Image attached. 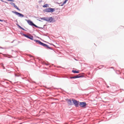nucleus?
<instances>
[{
    "mask_svg": "<svg viewBox=\"0 0 124 124\" xmlns=\"http://www.w3.org/2000/svg\"><path fill=\"white\" fill-rule=\"evenodd\" d=\"M15 75L16 76V77H19L20 76V75L19 74H15Z\"/></svg>",
    "mask_w": 124,
    "mask_h": 124,
    "instance_id": "obj_20",
    "label": "nucleus"
},
{
    "mask_svg": "<svg viewBox=\"0 0 124 124\" xmlns=\"http://www.w3.org/2000/svg\"><path fill=\"white\" fill-rule=\"evenodd\" d=\"M114 67H111V68H113Z\"/></svg>",
    "mask_w": 124,
    "mask_h": 124,
    "instance_id": "obj_30",
    "label": "nucleus"
},
{
    "mask_svg": "<svg viewBox=\"0 0 124 124\" xmlns=\"http://www.w3.org/2000/svg\"><path fill=\"white\" fill-rule=\"evenodd\" d=\"M66 101H67V103L70 105H73V103L72 102L71 100L70 99H67L66 100Z\"/></svg>",
    "mask_w": 124,
    "mask_h": 124,
    "instance_id": "obj_11",
    "label": "nucleus"
},
{
    "mask_svg": "<svg viewBox=\"0 0 124 124\" xmlns=\"http://www.w3.org/2000/svg\"><path fill=\"white\" fill-rule=\"evenodd\" d=\"M15 8H16L19 11L20 10V9L18 8L16 5L14 7Z\"/></svg>",
    "mask_w": 124,
    "mask_h": 124,
    "instance_id": "obj_19",
    "label": "nucleus"
},
{
    "mask_svg": "<svg viewBox=\"0 0 124 124\" xmlns=\"http://www.w3.org/2000/svg\"><path fill=\"white\" fill-rule=\"evenodd\" d=\"M9 1H11L12 2H14V0H9Z\"/></svg>",
    "mask_w": 124,
    "mask_h": 124,
    "instance_id": "obj_24",
    "label": "nucleus"
},
{
    "mask_svg": "<svg viewBox=\"0 0 124 124\" xmlns=\"http://www.w3.org/2000/svg\"><path fill=\"white\" fill-rule=\"evenodd\" d=\"M3 20H1L0 19V21L3 22Z\"/></svg>",
    "mask_w": 124,
    "mask_h": 124,
    "instance_id": "obj_25",
    "label": "nucleus"
},
{
    "mask_svg": "<svg viewBox=\"0 0 124 124\" xmlns=\"http://www.w3.org/2000/svg\"><path fill=\"white\" fill-rule=\"evenodd\" d=\"M16 25L20 29L25 31H26L25 30L24 28L21 27L18 24H16Z\"/></svg>",
    "mask_w": 124,
    "mask_h": 124,
    "instance_id": "obj_13",
    "label": "nucleus"
},
{
    "mask_svg": "<svg viewBox=\"0 0 124 124\" xmlns=\"http://www.w3.org/2000/svg\"><path fill=\"white\" fill-rule=\"evenodd\" d=\"M107 87H109V86H108Z\"/></svg>",
    "mask_w": 124,
    "mask_h": 124,
    "instance_id": "obj_32",
    "label": "nucleus"
},
{
    "mask_svg": "<svg viewBox=\"0 0 124 124\" xmlns=\"http://www.w3.org/2000/svg\"><path fill=\"white\" fill-rule=\"evenodd\" d=\"M47 5H48L47 4H46L44 5L43 7H44V8L46 7H47Z\"/></svg>",
    "mask_w": 124,
    "mask_h": 124,
    "instance_id": "obj_21",
    "label": "nucleus"
},
{
    "mask_svg": "<svg viewBox=\"0 0 124 124\" xmlns=\"http://www.w3.org/2000/svg\"><path fill=\"white\" fill-rule=\"evenodd\" d=\"M45 48H46L48 49H50L51 50H53V49L51 47H49L48 45H47V44H46V46Z\"/></svg>",
    "mask_w": 124,
    "mask_h": 124,
    "instance_id": "obj_15",
    "label": "nucleus"
},
{
    "mask_svg": "<svg viewBox=\"0 0 124 124\" xmlns=\"http://www.w3.org/2000/svg\"><path fill=\"white\" fill-rule=\"evenodd\" d=\"M46 65H48V64H46Z\"/></svg>",
    "mask_w": 124,
    "mask_h": 124,
    "instance_id": "obj_31",
    "label": "nucleus"
},
{
    "mask_svg": "<svg viewBox=\"0 0 124 124\" xmlns=\"http://www.w3.org/2000/svg\"><path fill=\"white\" fill-rule=\"evenodd\" d=\"M72 101L75 106L77 107H78V105H79L80 102L73 99H72Z\"/></svg>",
    "mask_w": 124,
    "mask_h": 124,
    "instance_id": "obj_4",
    "label": "nucleus"
},
{
    "mask_svg": "<svg viewBox=\"0 0 124 124\" xmlns=\"http://www.w3.org/2000/svg\"><path fill=\"white\" fill-rule=\"evenodd\" d=\"M2 66H3V69H5V67L4 66H3V63H2Z\"/></svg>",
    "mask_w": 124,
    "mask_h": 124,
    "instance_id": "obj_22",
    "label": "nucleus"
},
{
    "mask_svg": "<svg viewBox=\"0 0 124 124\" xmlns=\"http://www.w3.org/2000/svg\"><path fill=\"white\" fill-rule=\"evenodd\" d=\"M12 12L15 14L16 15H17L18 17H23L24 15L21 13L17 12L16 11H12Z\"/></svg>",
    "mask_w": 124,
    "mask_h": 124,
    "instance_id": "obj_6",
    "label": "nucleus"
},
{
    "mask_svg": "<svg viewBox=\"0 0 124 124\" xmlns=\"http://www.w3.org/2000/svg\"><path fill=\"white\" fill-rule=\"evenodd\" d=\"M25 20L27 21V22L31 26H34L35 27L38 28H39V29H42L43 28L42 27H39L37 26L35 24H34L31 21L29 20H27L26 19H25Z\"/></svg>",
    "mask_w": 124,
    "mask_h": 124,
    "instance_id": "obj_2",
    "label": "nucleus"
},
{
    "mask_svg": "<svg viewBox=\"0 0 124 124\" xmlns=\"http://www.w3.org/2000/svg\"><path fill=\"white\" fill-rule=\"evenodd\" d=\"M34 40L37 43H38L43 46L44 45V43L42 42L39 40L35 39Z\"/></svg>",
    "mask_w": 124,
    "mask_h": 124,
    "instance_id": "obj_10",
    "label": "nucleus"
},
{
    "mask_svg": "<svg viewBox=\"0 0 124 124\" xmlns=\"http://www.w3.org/2000/svg\"><path fill=\"white\" fill-rule=\"evenodd\" d=\"M23 35L24 37L30 39L31 40H33V36L30 34L29 35H28L26 34L23 33Z\"/></svg>",
    "mask_w": 124,
    "mask_h": 124,
    "instance_id": "obj_5",
    "label": "nucleus"
},
{
    "mask_svg": "<svg viewBox=\"0 0 124 124\" xmlns=\"http://www.w3.org/2000/svg\"><path fill=\"white\" fill-rule=\"evenodd\" d=\"M72 72L74 73H79V72L78 71H76L74 70H72Z\"/></svg>",
    "mask_w": 124,
    "mask_h": 124,
    "instance_id": "obj_16",
    "label": "nucleus"
},
{
    "mask_svg": "<svg viewBox=\"0 0 124 124\" xmlns=\"http://www.w3.org/2000/svg\"><path fill=\"white\" fill-rule=\"evenodd\" d=\"M68 0H65V1H64L63 3L62 2L61 3H59V5L61 6H63L64 4H65L66 2Z\"/></svg>",
    "mask_w": 124,
    "mask_h": 124,
    "instance_id": "obj_12",
    "label": "nucleus"
},
{
    "mask_svg": "<svg viewBox=\"0 0 124 124\" xmlns=\"http://www.w3.org/2000/svg\"><path fill=\"white\" fill-rule=\"evenodd\" d=\"M46 44H44V45L43 46H44V47H45L46 46Z\"/></svg>",
    "mask_w": 124,
    "mask_h": 124,
    "instance_id": "obj_23",
    "label": "nucleus"
},
{
    "mask_svg": "<svg viewBox=\"0 0 124 124\" xmlns=\"http://www.w3.org/2000/svg\"><path fill=\"white\" fill-rule=\"evenodd\" d=\"M34 40L37 43H38L43 46L44 45V43L42 42L39 40L35 39Z\"/></svg>",
    "mask_w": 124,
    "mask_h": 124,
    "instance_id": "obj_9",
    "label": "nucleus"
},
{
    "mask_svg": "<svg viewBox=\"0 0 124 124\" xmlns=\"http://www.w3.org/2000/svg\"><path fill=\"white\" fill-rule=\"evenodd\" d=\"M101 66H104L103 65H101Z\"/></svg>",
    "mask_w": 124,
    "mask_h": 124,
    "instance_id": "obj_29",
    "label": "nucleus"
},
{
    "mask_svg": "<svg viewBox=\"0 0 124 124\" xmlns=\"http://www.w3.org/2000/svg\"><path fill=\"white\" fill-rule=\"evenodd\" d=\"M84 77L82 75H81L80 74H79L78 75H77L76 76L72 77H70V79H75L78 78H80L81 77Z\"/></svg>",
    "mask_w": 124,
    "mask_h": 124,
    "instance_id": "obj_7",
    "label": "nucleus"
},
{
    "mask_svg": "<svg viewBox=\"0 0 124 124\" xmlns=\"http://www.w3.org/2000/svg\"><path fill=\"white\" fill-rule=\"evenodd\" d=\"M0 0L1 1H2V2H4V1H3L2 0Z\"/></svg>",
    "mask_w": 124,
    "mask_h": 124,
    "instance_id": "obj_27",
    "label": "nucleus"
},
{
    "mask_svg": "<svg viewBox=\"0 0 124 124\" xmlns=\"http://www.w3.org/2000/svg\"><path fill=\"white\" fill-rule=\"evenodd\" d=\"M42 1V0H40V1H39V3H40V2H41Z\"/></svg>",
    "mask_w": 124,
    "mask_h": 124,
    "instance_id": "obj_26",
    "label": "nucleus"
},
{
    "mask_svg": "<svg viewBox=\"0 0 124 124\" xmlns=\"http://www.w3.org/2000/svg\"><path fill=\"white\" fill-rule=\"evenodd\" d=\"M10 4L12 5L13 7H14L16 5L15 4L13 3V2H11L10 3Z\"/></svg>",
    "mask_w": 124,
    "mask_h": 124,
    "instance_id": "obj_17",
    "label": "nucleus"
},
{
    "mask_svg": "<svg viewBox=\"0 0 124 124\" xmlns=\"http://www.w3.org/2000/svg\"><path fill=\"white\" fill-rule=\"evenodd\" d=\"M41 19L42 20L47 21L49 23H51L53 22V21L54 22L55 21L54 18L51 17H43L41 18Z\"/></svg>",
    "mask_w": 124,
    "mask_h": 124,
    "instance_id": "obj_1",
    "label": "nucleus"
},
{
    "mask_svg": "<svg viewBox=\"0 0 124 124\" xmlns=\"http://www.w3.org/2000/svg\"><path fill=\"white\" fill-rule=\"evenodd\" d=\"M33 17L34 18H35L36 19L38 20H39V21H41V20H39V19H41V18H41L40 17H36V16H33Z\"/></svg>",
    "mask_w": 124,
    "mask_h": 124,
    "instance_id": "obj_14",
    "label": "nucleus"
},
{
    "mask_svg": "<svg viewBox=\"0 0 124 124\" xmlns=\"http://www.w3.org/2000/svg\"><path fill=\"white\" fill-rule=\"evenodd\" d=\"M0 48H2V49H3V47H0Z\"/></svg>",
    "mask_w": 124,
    "mask_h": 124,
    "instance_id": "obj_28",
    "label": "nucleus"
},
{
    "mask_svg": "<svg viewBox=\"0 0 124 124\" xmlns=\"http://www.w3.org/2000/svg\"><path fill=\"white\" fill-rule=\"evenodd\" d=\"M15 8H16L19 11L20 10V9L18 8L16 5L14 7Z\"/></svg>",
    "mask_w": 124,
    "mask_h": 124,
    "instance_id": "obj_18",
    "label": "nucleus"
},
{
    "mask_svg": "<svg viewBox=\"0 0 124 124\" xmlns=\"http://www.w3.org/2000/svg\"><path fill=\"white\" fill-rule=\"evenodd\" d=\"M86 104L85 102H80L79 105L81 107H84L86 106Z\"/></svg>",
    "mask_w": 124,
    "mask_h": 124,
    "instance_id": "obj_8",
    "label": "nucleus"
},
{
    "mask_svg": "<svg viewBox=\"0 0 124 124\" xmlns=\"http://www.w3.org/2000/svg\"><path fill=\"white\" fill-rule=\"evenodd\" d=\"M55 10V9L54 8H48L44 10L43 12L44 13L45 12H54Z\"/></svg>",
    "mask_w": 124,
    "mask_h": 124,
    "instance_id": "obj_3",
    "label": "nucleus"
}]
</instances>
